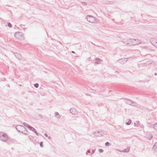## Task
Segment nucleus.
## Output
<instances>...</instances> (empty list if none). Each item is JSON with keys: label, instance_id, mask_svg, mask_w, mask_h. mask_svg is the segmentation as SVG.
<instances>
[{"label": "nucleus", "instance_id": "2", "mask_svg": "<svg viewBox=\"0 0 157 157\" xmlns=\"http://www.w3.org/2000/svg\"><path fill=\"white\" fill-rule=\"evenodd\" d=\"M14 35L15 37L17 39L21 40H23L24 39L23 34L21 32H16Z\"/></svg>", "mask_w": 157, "mask_h": 157}, {"label": "nucleus", "instance_id": "13", "mask_svg": "<svg viewBox=\"0 0 157 157\" xmlns=\"http://www.w3.org/2000/svg\"><path fill=\"white\" fill-rule=\"evenodd\" d=\"M132 101L131 100L128 99L126 101V103L127 104H128V105H131Z\"/></svg>", "mask_w": 157, "mask_h": 157}, {"label": "nucleus", "instance_id": "14", "mask_svg": "<svg viewBox=\"0 0 157 157\" xmlns=\"http://www.w3.org/2000/svg\"><path fill=\"white\" fill-rule=\"evenodd\" d=\"M153 148L156 151H157V142L156 143L154 146H153Z\"/></svg>", "mask_w": 157, "mask_h": 157}, {"label": "nucleus", "instance_id": "22", "mask_svg": "<svg viewBox=\"0 0 157 157\" xmlns=\"http://www.w3.org/2000/svg\"><path fill=\"white\" fill-rule=\"evenodd\" d=\"M39 84L38 83H37L35 84H34V86L36 88H38V87H39Z\"/></svg>", "mask_w": 157, "mask_h": 157}, {"label": "nucleus", "instance_id": "25", "mask_svg": "<svg viewBox=\"0 0 157 157\" xmlns=\"http://www.w3.org/2000/svg\"><path fill=\"white\" fill-rule=\"evenodd\" d=\"M110 145V143L108 142H106L105 143V145L106 146H109Z\"/></svg>", "mask_w": 157, "mask_h": 157}, {"label": "nucleus", "instance_id": "39", "mask_svg": "<svg viewBox=\"0 0 157 157\" xmlns=\"http://www.w3.org/2000/svg\"><path fill=\"white\" fill-rule=\"evenodd\" d=\"M139 122V121H136V123H138Z\"/></svg>", "mask_w": 157, "mask_h": 157}, {"label": "nucleus", "instance_id": "38", "mask_svg": "<svg viewBox=\"0 0 157 157\" xmlns=\"http://www.w3.org/2000/svg\"><path fill=\"white\" fill-rule=\"evenodd\" d=\"M72 52L73 53H75V52H74V51H72Z\"/></svg>", "mask_w": 157, "mask_h": 157}, {"label": "nucleus", "instance_id": "20", "mask_svg": "<svg viewBox=\"0 0 157 157\" xmlns=\"http://www.w3.org/2000/svg\"><path fill=\"white\" fill-rule=\"evenodd\" d=\"M55 116H59V117H58V118H60V116H59V113L58 112H55Z\"/></svg>", "mask_w": 157, "mask_h": 157}, {"label": "nucleus", "instance_id": "1", "mask_svg": "<svg viewBox=\"0 0 157 157\" xmlns=\"http://www.w3.org/2000/svg\"><path fill=\"white\" fill-rule=\"evenodd\" d=\"M8 139L7 135L3 132L0 133V140L3 142L6 141Z\"/></svg>", "mask_w": 157, "mask_h": 157}, {"label": "nucleus", "instance_id": "4", "mask_svg": "<svg viewBox=\"0 0 157 157\" xmlns=\"http://www.w3.org/2000/svg\"><path fill=\"white\" fill-rule=\"evenodd\" d=\"M87 20L90 22L94 23V18L91 15H87L86 18Z\"/></svg>", "mask_w": 157, "mask_h": 157}, {"label": "nucleus", "instance_id": "6", "mask_svg": "<svg viewBox=\"0 0 157 157\" xmlns=\"http://www.w3.org/2000/svg\"><path fill=\"white\" fill-rule=\"evenodd\" d=\"M71 113L73 114H76L78 113L77 110L74 108H71L70 110Z\"/></svg>", "mask_w": 157, "mask_h": 157}, {"label": "nucleus", "instance_id": "16", "mask_svg": "<svg viewBox=\"0 0 157 157\" xmlns=\"http://www.w3.org/2000/svg\"><path fill=\"white\" fill-rule=\"evenodd\" d=\"M131 105L133 106H136L137 105V104L136 102L133 101H132L131 102Z\"/></svg>", "mask_w": 157, "mask_h": 157}, {"label": "nucleus", "instance_id": "23", "mask_svg": "<svg viewBox=\"0 0 157 157\" xmlns=\"http://www.w3.org/2000/svg\"><path fill=\"white\" fill-rule=\"evenodd\" d=\"M128 40H127V43H126V42H124V41H122V42L124 44H130H130H131V43L128 42Z\"/></svg>", "mask_w": 157, "mask_h": 157}, {"label": "nucleus", "instance_id": "12", "mask_svg": "<svg viewBox=\"0 0 157 157\" xmlns=\"http://www.w3.org/2000/svg\"><path fill=\"white\" fill-rule=\"evenodd\" d=\"M102 60L99 58H96L95 63L97 64H99Z\"/></svg>", "mask_w": 157, "mask_h": 157}, {"label": "nucleus", "instance_id": "31", "mask_svg": "<svg viewBox=\"0 0 157 157\" xmlns=\"http://www.w3.org/2000/svg\"><path fill=\"white\" fill-rule=\"evenodd\" d=\"M31 136H29V137H28V138H29V139H30V140H32V139H31Z\"/></svg>", "mask_w": 157, "mask_h": 157}, {"label": "nucleus", "instance_id": "28", "mask_svg": "<svg viewBox=\"0 0 157 157\" xmlns=\"http://www.w3.org/2000/svg\"><path fill=\"white\" fill-rule=\"evenodd\" d=\"M40 146L41 147H43V142H41L40 143Z\"/></svg>", "mask_w": 157, "mask_h": 157}, {"label": "nucleus", "instance_id": "17", "mask_svg": "<svg viewBox=\"0 0 157 157\" xmlns=\"http://www.w3.org/2000/svg\"><path fill=\"white\" fill-rule=\"evenodd\" d=\"M129 150H130L129 148H127L124 149L123 150V152H128L129 151Z\"/></svg>", "mask_w": 157, "mask_h": 157}, {"label": "nucleus", "instance_id": "11", "mask_svg": "<svg viewBox=\"0 0 157 157\" xmlns=\"http://www.w3.org/2000/svg\"><path fill=\"white\" fill-rule=\"evenodd\" d=\"M21 129V132H21L23 133V132H27L28 130L24 126H22V127Z\"/></svg>", "mask_w": 157, "mask_h": 157}, {"label": "nucleus", "instance_id": "40", "mask_svg": "<svg viewBox=\"0 0 157 157\" xmlns=\"http://www.w3.org/2000/svg\"><path fill=\"white\" fill-rule=\"evenodd\" d=\"M48 138H50V137H48Z\"/></svg>", "mask_w": 157, "mask_h": 157}, {"label": "nucleus", "instance_id": "15", "mask_svg": "<svg viewBox=\"0 0 157 157\" xmlns=\"http://www.w3.org/2000/svg\"><path fill=\"white\" fill-rule=\"evenodd\" d=\"M28 129L30 130L33 131V132H34L36 130L34 128L31 126H30V127H29V128Z\"/></svg>", "mask_w": 157, "mask_h": 157}, {"label": "nucleus", "instance_id": "32", "mask_svg": "<svg viewBox=\"0 0 157 157\" xmlns=\"http://www.w3.org/2000/svg\"><path fill=\"white\" fill-rule=\"evenodd\" d=\"M36 135L37 136H39L40 135V134H39L38 132H37L36 133Z\"/></svg>", "mask_w": 157, "mask_h": 157}, {"label": "nucleus", "instance_id": "18", "mask_svg": "<svg viewBox=\"0 0 157 157\" xmlns=\"http://www.w3.org/2000/svg\"><path fill=\"white\" fill-rule=\"evenodd\" d=\"M23 124L26 127H27L28 128H29V127H30V126L27 123H25V122H24L23 123Z\"/></svg>", "mask_w": 157, "mask_h": 157}, {"label": "nucleus", "instance_id": "8", "mask_svg": "<svg viewBox=\"0 0 157 157\" xmlns=\"http://www.w3.org/2000/svg\"><path fill=\"white\" fill-rule=\"evenodd\" d=\"M14 55L19 60H21V54L17 53H15Z\"/></svg>", "mask_w": 157, "mask_h": 157}, {"label": "nucleus", "instance_id": "36", "mask_svg": "<svg viewBox=\"0 0 157 157\" xmlns=\"http://www.w3.org/2000/svg\"><path fill=\"white\" fill-rule=\"evenodd\" d=\"M134 125L135 126H137L136 125V124L135 123H134Z\"/></svg>", "mask_w": 157, "mask_h": 157}, {"label": "nucleus", "instance_id": "9", "mask_svg": "<svg viewBox=\"0 0 157 157\" xmlns=\"http://www.w3.org/2000/svg\"><path fill=\"white\" fill-rule=\"evenodd\" d=\"M94 135L97 136H103V135L99 131L95 132Z\"/></svg>", "mask_w": 157, "mask_h": 157}, {"label": "nucleus", "instance_id": "26", "mask_svg": "<svg viewBox=\"0 0 157 157\" xmlns=\"http://www.w3.org/2000/svg\"><path fill=\"white\" fill-rule=\"evenodd\" d=\"M98 151L100 153H102L103 152V150L102 149H99L98 150Z\"/></svg>", "mask_w": 157, "mask_h": 157}, {"label": "nucleus", "instance_id": "29", "mask_svg": "<svg viewBox=\"0 0 157 157\" xmlns=\"http://www.w3.org/2000/svg\"><path fill=\"white\" fill-rule=\"evenodd\" d=\"M81 3L84 5H87V3L85 2H82Z\"/></svg>", "mask_w": 157, "mask_h": 157}, {"label": "nucleus", "instance_id": "19", "mask_svg": "<svg viewBox=\"0 0 157 157\" xmlns=\"http://www.w3.org/2000/svg\"><path fill=\"white\" fill-rule=\"evenodd\" d=\"M131 123V121L130 119L128 121L126 122V124L127 125H129Z\"/></svg>", "mask_w": 157, "mask_h": 157}, {"label": "nucleus", "instance_id": "37", "mask_svg": "<svg viewBox=\"0 0 157 157\" xmlns=\"http://www.w3.org/2000/svg\"><path fill=\"white\" fill-rule=\"evenodd\" d=\"M157 75V74L156 73H155V75Z\"/></svg>", "mask_w": 157, "mask_h": 157}, {"label": "nucleus", "instance_id": "33", "mask_svg": "<svg viewBox=\"0 0 157 157\" xmlns=\"http://www.w3.org/2000/svg\"><path fill=\"white\" fill-rule=\"evenodd\" d=\"M24 135H27L28 134V133H23Z\"/></svg>", "mask_w": 157, "mask_h": 157}, {"label": "nucleus", "instance_id": "3", "mask_svg": "<svg viewBox=\"0 0 157 157\" xmlns=\"http://www.w3.org/2000/svg\"><path fill=\"white\" fill-rule=\"evenodd\" d=\"M130 40H134V41H132L131 44H130V45H137L141 43V41L139 40H136L135 39H130Z\"/></svg>", "mask_w": 157, "mask_h": 157}, {"label": "nucleus", "instance_id": "10", "mask_svg": "<svg viewBox=\"0 0 157 157\" xmlns=\"http://www.w3.org/2000/svg\"><path fill=\"white\" fill-rule=\"evenodd\" d=\"M22 125H17L16 126V128L18 132H21V127H22Z\"/></svg>", "mask_w": 157, "mask_h": 157}, {"label": "nucleus", "instance_id": "34", "mask_svg": "<svg viewBox=\"0 0 157 157\" xmlns=\"http://www.w3.org/2000/svg\"><path fill=\"white\" fill-rule=\"evenodd\" d=\"M23 26H24V25H20V27H23Z\"/></svg>", "mask_w": 157, "mask_h": 157}, {"label": "nucleus", "instance_id": "27", "mask_svg": "<svg viewBox=\"0 0 157 157\" xmlns=\"http://www.w3.org/2000/svg\"><path fill=\"white\" fill-rule=\"evenodd\" d=\"M8 26L9 27H10V28L12 27V25L11 24L10 22H8Z\"/></svg>", "mask_w": 157, "mask_h": 157}, {"label": "nucleus", "instance_id": "7", "mask_svg": "<svg viewBox=\"0 0 157 157\" xmlns=\"http://www.w3.org/2000/svg\"><path fill=\"white\" fill-rule=\"evenodd\" d=\"M128 60V59L127 58H123L119 60V62L122 64H124L126 63Z\"/></svg>", "mask_w": 157, "mask_h": 157}, {"label": "nucleus", "instance_id": "30", "mask_svg": "<svg viewBox=\"0 0 157 157\" xmlns=\"http://www.w3.org/2000/svg\"><path fill=\"white\" fill-rule=\"evenodd\" d=\"M44 135L47 137L48 136V135L46 133H45L44 134Z\"/></svg>", "mask_w": 157, "mask_h": 157}, {"label": "nucleus", "instance_id": "35", "mask_svg": "<svg viewBox=\"0 0 157 157\" xmlns=\"http://www.w3.org/2000/svg\"><path fill=\"white\" fill-rule=\"evenodd\" d=\"M34 132L35 133V134L37 132L36 130Z\"/></svg>", "mask_w": 157, "mask_h": 157}, {"label": "nucleus", "instance_id": "24", "mask_svg": "<svg viewBox=\"0 0 157 157\" xmlns=\"http://www.w3.org/2000/svg\"><path fill=\"white\" fill-rule=\"evenodd\" d=\"M152 136L151 135H150L149 136V137H147V139L149 140H151L152 139Z\"/></svg>", "mask_w": 157, "mask_h": 157}, {"label": "nucleus", "instance_id": "21", "mask_svg": "<svg viewBox=\"0 0 157 157\" xmlns=\"http://www.w3.org/2000/svg\"><path fill=\"white\" fill-rule=\"evenodd\" d=\"M154 128L155 130H157V123H156L154 125Z\"/></svg>", "mask_w": 157, "mask_h": 157}, {"label": "nucleus", "instance_id": "5", "mask_svg": "<svg viewBox=\"0 0 157 157\" xmlns=\"http://www.w3.org/2000/svg\"><path fill=\"white\" fill-rule=\"evenodd\" d=\"M94 152L95 151L94 149H92L91 151L90 150H88L87 151L86 154V155L91 156L94 153Z\"/></svg>", "mask_w": 157, "mask_h": 157}]
</instances>
